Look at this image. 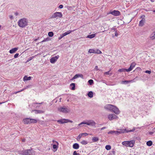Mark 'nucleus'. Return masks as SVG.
<instances>
[{
	"label": "nucleus",
	"mask_w": 155,
	"mask_h": 155,
	"mask_svg": "<svg viewBox=\"0 0 155 155\" xmlns=\"http://www.w3.org/2000/svg\"><path fill=\"white\" fill-rule=\"evenodd\" d=\"M138 77H136L134 79L132 80L127 81V80H125V81H122L121 83L122 84H127L129 82H135V80H137Z\"/></svg>",
	"instance_id": "10"
},
{
	"label": "nucleus",
	"mask_w": 155,
	"mask_h": 155,
	"mask_svg": "<svg viewBox=\"0 0 155 155\" xmlns=\"http://www.w3.org/2000/svg\"><path fill=\"white\" fill-rule=\"evenodd\" d=\"M153 134V132H149V134L150 135H152Z\"/></svg>",
	"instance_id": "55"
},
{
	"label": "nucleus",
	"mask_w": 155,
	"mask_h": 155,
	"mask_svg": "<svg viewBox=\"0 0 155 155\" xmlns=\"http://www.w3.org/2000/svg\"><path fill=\"white\" fill-rule=\"evenodd\" d=\"M81 77L82 79H83L84 77L83 76L82 74H76L71 79V80H73L75 79H76L78 78Z\"/></svg>",
	"instance_id": "17"
},
{
	"label": "nucleus",
	"mask_w": 155,
	"mask_h": 155,
	"mask_svg": "<svg viewBox=\"0 0 155 155\" xmlns=\"http://www.w3.org/2000/svg\"><path fill=\"white\" fill-rule=\"evenodd\" d=\"M144 72L146 73H148L149 74H150L151 72V71H149V70H146Z\"/></svg>",
	"instance_id": "43"
},
{
	"label": "nucleus",
	"mask_w": 155,
	"mask_h": 155,
	"mask_svg": "<svg viewBox=\"0 0 155 155\" xmlns=\"http://www.w3.org/2000/svg\"><path fill=\"white\" fill-rule=\"evenodd\" d=\"M69 120H68V119H66L65 120V121L66 122V123H67V122H69Z\"/></svg>",
	"instance_id": "59"
},
{
	"label": "nucleus",
	"mask_w": 155,
	"mask_h": 155,
	"mask_svg": "<svg viewBox=\"0 0 155 155\" xmlns=\"http://www.w3.org/2000/svg\"><path fill=\"white\" fill-rule=\"evenodd\" d=\"M105 149L107 150H109L111 149V146L109 145H107L105 146Z\"/></svg>",
	"instance_id": "34"
},
{
	"label": "nucleus",
	"mask_w": 155,
	"mask_h": 155,
	"mask_svg": "<svg viewBox=\"0 0 155 155\" xmlns=\"http://www.w3.org/2000/svg\"><path fill=\"white\" fill-rule=\"evenodd\" d=\"M63 7V5H60L59 6L60 8H62Z\"/></svg>",
	"instance_id": "49"
},
{
	"label": "nucleus",
	"mask_w": 155,
	"mask_h": 155,
	"mask_svg": "<svg viewBox=\"0 0 155 155\" xmlns=\"http://www.w3.org/2000/svg\"><path fill=\"white\" fill-rule=\"evenodd\" d=\"M31 77L29 76L28 77L27 76H25L23 78V80L24 81L29 80L31 79Z\"/></svg>",
	"instance_id": "22"
},
{
	"label": "nucleus",
	"mask_w": 155,
	"mask_h": 155,
	"mask_svg": "<svg viewBox=\"0 0 155 155\" xmlns=\"http://www.w3.org/2000/svg\"><path fill=\"white\" fill-rule=\"evenodd\" d=\"M87 95L90 98H92L93 97V94L92 91H90L88 92L87 94Z\"/></svg>",
	"instance_id": "25"
},
{
	"label": "nucleus",
	"mask_w": 155,
	"mask_h": 155,
	"mask_svg": "<svg viewBox=\"0 0 155 155\" xmlns=\"http://www.w3.org/2000/svg\"><path fill=\"white\" fill-rule=\"evenodd\" d=\"M82 135H84L85 136L88 135V134L87 133H82Z\"/></svg>",
	"instance_id": "50"
},
{
	"label": "nucleus",
	"mask_w": 155,
	"mask_h": 155,
	"mask_svg": "<svg viewBox=\"0 0 155 155\" xmlns=\"http://www.w3.org/2000/svg\"><path fill=\"white\" fill-rule=\"evenodd\" d=\"M23 121L25 124H30L32 123H36L37 122V120L36 119H30L29 118L24 119Z\"/></svg>",
	"instance_id": "5"
},
{
	"label": "nucleus",
	"mask_w": 155,
	"mask_h": 155,
	"mask_svg": "<svg viewBox=\"0 0 155 155\" xmlns=\"http://www.w3.org/2000/svg\"><path fill=\"white\" fill-rule=\"evenodd\" d=\"M112 30H114V31H116V28H112Z\"/></svg>",
	"instance_id": "60"
},
{
	"label": "nucleus",
	"mask_w": 155,
	"mask_h": 155,
	"mask_svg": "<svg viewBox=\"0 0 155 155\" xmlns=\"http://www.w3.org/2000/svg\"><path fill=\"white\" fill-rule=\"evenodd\" d=\"M69 122H70V123H73V121H72V120H69Z\"/></svg>",
	"instance_id": "64"
},
{
	"label": "nucleus",
	"mask_w": 155,
	"mask_h": 155,
	"mask_svg": "<svg viewBox=\"0 0 155 155\" xmlns=\"http://www.w3.org/2000/svg\"><path fill=\"white\" fill-rule=\"evenodd\" d=\"M66 119H62L57 121L58 122L61 124H63L65 123H66V122L65 121Z\"/></svg>",
	"instance_id": "20"
},
{
	"label": "nucleus",
	"mask_w": 155,
	"mask_h": 155,
	"mask_svg": "<svg viewBox=\"0 0 155 155\" xmlns=\"http://www.w3.org/2000/svg\"><path fill=\"white\" fill-rule=\"evenodd\" d=\"M145 15H143L141 16V18H142V20H145Z\"/></svg>",
	"instance_id": "48"
},
{
	"label": "nucleus",
	"mask_w": 155,
	"mask_h": 155,
	"mask_svg": "<svg viewBox=\"0 0 155 155\" xmlns=\"http://www.w3.org/2000/svg\"><path fill=\"white\" fill-rule=\"evenodd\" d=\"M63 16L62 13L60 12H56L53 14L50 17L51 18H56L57 17L61 18Z\"/></svg>",
	"instance_id": "6"
},
{
	"label": "nucleus",
	"mask_w": 155,
	"mask_h": 155,
	"mask_svg": "<svg viewBox=\"0 0 155 155\" xmlns=\"http://www.w3.org/2000/svg\"><path fill=\"white\" fill-rule=\"evenodd\" d=\"M48 35L50 37H52L54 35V33L52 31H50L48 33Z\"/></svg>",
	"instance_id": "33"
},
{
	"label": "nucleus",
	"mask_w": 155,
	"mask_h": 155,
	"mask_svg": "<svg viewBox=\"0 0 155 155\" xmlns=\"http://www.w3.org/2000/svg\"><path fill=\"white\" fill-rule=\"evenodd\" d=\"M21 91V90L20 91H17V92H15V94H16L17 93H19L20 92H21V91Z\"/></svg>",
	"instance_id": "56"
},
{
	"label": "nucleus",
	"mask_w": 155,
	"mask_h": 155,
	"mask_svg": "<svg viewBox=\"0 0 155 155\" xmlns=\"http://www.w3.org/2000/svg\"><path fill=\"white\" fill-rule=\"evenodd\" d=\"M34 57V56H32L31 57H30L29 58H28L27 60L26 61V63H27L31 61V60H32Z\"/></svg>",
	"instance_id": "36"
},
{
	"label": "nucleus",
	"mask_w": 155,
	"mask_h": 155,
	"mask_svg": "<svg viewBox=\"0 0 155 155\" xmlns=\"http://www.w3.org/2000/svg\"><path fill=\"white\" fill-rule=\"evenodd\" d=\"M115 134L117 135H119L121 134L120 130H118V131H115Z\"/></svg>",
	"instance_id": "41"
},
{
	"label": "nucleus",
	"mask_w": 155,
	"mask_h": 155,
	"mask_svg": "<svg viewBox=\"0 0 155 155\" xmlns=\"http://www.w3.org/2000/svg\"><path fill=\"white\" fill-rule=\"evenodd\" d=\"M106 128V127H102L101 128V130H103L104 129H105Z\"/></svg>",
	"instance_id": "58"
},
{
	"label": "nucleus",
	"mask_w": 155,
	"mask_h": 155,
	"mask_svg": "<svg viewBox=\"0 0 155 155\" xmlns=\"http://www.w3.org/2000/svg\"><path fill=\"white\" fill-rule=\"evenodd\" d=\"M147 145L148 146H150L152 144V142L151 140H149L147 142Z\"/></svg>",
	"instance_id": "30"
},
{
	"label": "nucleus",
	"mask_w": 155,
	"mask_h": 155,
	"mask_svg": "<svg viewBox=\"0 0 155 155\" xmlns=\"http://www.w3.org/2000/svg\"><path fill=\"white\" fill-rule=\"evenodd\" d=\"M150 38L152 39H154L155 38V31L153 32L150 35Z\"/></svg>",
	"instance_id": "32"
},
{
	"label": "nucleus",
	"mask_w": 155,
	"mask_h": 155,
	"mask_svg": "<svg viewBox=\"0 0 155 155\" xmlns=\"http://www.w3.org/2000/svg\"><path fill=\"white\" fill-rule=\"evenodd\" d=\"M145 21V20H141L139 22V26L140 27L143 26L144 24V23Z\"/></svg>",
	"instance_id": "21"
},
{
	"label": "nucleus",
	"mask_w": 155,
	"mask_h": 155,
	"mask_svg": "<svg viewBox=\"0 0 155 155\" xmlns=\"http://www.w3.org/2000/svg\"><path fill=\"white\" fill-rule=\"evenodd\" d=\"M115 130H112V131H109V132H108V134H115Z\"/></svg>",
	"instance_id": "38"
},
{
	"label": "nucleus",
	"mask_w": 155,
	"mask_h": 155,
	"mask_svg": "<svg viewBox=\"0 0 155 155\" xmlns=\"http://www.w3.org/2000/svg\"><path fill=\"white\" fill-rule=\"evenodd\" d=\"M39 38H36L35 39V40H34V41H37V40H38V39H39Z\"/></svg>",
	"instance_id": "61"
},
{
	"label": "nucleus",
	"mask_w": 155,
	"mask_h": 155,
	"mask_svg": "<svg viewBox=\"0 0 155 155\" xmlns=\"http://www.w3.org/2000/svg\"><path fill=\"white\" fill-rule=\"evenodd\" d=\"M141 71V68L139 67H137V68H136V69H135V70L134 71Z\"/></svg>",
	"instance_id": "44"
},
{
	"label": "nucleus",
	"mask_w": 155,
	"mask_h": 155,
	"mask_svg": "<svg viewBox=\"0 0 155 155\" xmlns=\"http://www.w3.org/2000/svg\"><path fill=\"white\" fill-rule=\"evenodd\" d=\"M58 110L60 112L64 113H67L70 111V109L68 107L63 106V107L60 106L58 107Z\"/></svg>",
	"instance_id": "3"
},
{
	"label": "nucleus",
	"mask_w": 155,
	"mask_h": 155,
	"mask_svg": "<svg viewBox=\"0 0 155 155\" xmlns=\"http://www.w3.org/2000/svg\"><path fill=\"white\" fill-rule=\"evenodd\" d=\"M19 53H16V54H15L14 55V58H17L18 57V56L19 55Z\"/></svg>",
	"instance_id": "45"
},
{
	"label": "nucleus",
	"mask_w": 155,
	"mask_h": 155,
	"mask_svg": "<svg viewBox=\"0 0 155 155\" xmlns=\"http://www.w3.org/2000/svg\"><path fill=\"white\" fill-rule=\"evenodd\" d=\"M97 68H98L97 66H96L95 67V69H96L97 70Z\"/></svg>",
	"instance_id": "62"
},
{
	"label": "nucleus",
	"mask_w": 155,
	"mask_h": 155,
	"mask_svg": "<svg viewBox=\"0 0 155 155\" xmlns=\"http://www.w3.org/2000/svg\"><path fill=\"white\" fill-rule=\"evenodd\" d=\"M127 69L125 68H121L119 69L118 70V71L120 72H124L125 71L127 72Z\"/></svg>",
	"instance_id": "28"
},
{
	"label": "nucleus",
	"mask_w": 155,
	"mask_h": 155,
	"mask_svg": "<svg viewBox=\"0 0 155 155\" xmlns=\"http://www.w3.org/2000/svg\"><path fill=\"white\" fill-rule=\"evenodd\" d=\"M18 49V48H15L11 49L9 51V53L10 54H13L15 53Z\"/></svg>",
	"instance_id": "18"
},
{
	"label": "nucleus",
	"mask_w": 155,
	"mask_h": 155,
	"mask_svg": "<svg viewBox=\"0 0 155 155\" xmlns=\"http://www.w3.org/2000/svg\"><path fill=\"white\" fill-rule=\"evenodd\" d=\"M82 135H83L82 134H80L77 137V140H78V139H80V138H81Z\"/></svg>",
	"instance_id": "40"
},
{
	"label": "nucleus",
	"mask_w": 155,
	"mask_h": 155,
	"mask_svg": "<svg viewBox=\"0 0 155 155\" xmlns=\"http://www.w3.org/2000/svg\"><path fill=\"white\" fill-rule=\"evenodd\" d=\"M81 143L84 145H86L87 143V141L85 140H83L81 142Z\"/></svg>",
	"instance_id": "37"
},
{
	"label": "nucleus",
	"mask_w": 155,
	"mask_h": 155,
	"mask_svg": "<svg viewBox=\"0 0 155 155\" xmlns=\"http://www.w3.org/2000/svg\"><path fill=\"white\" fill-rule=\"evenodd\" d=\"M56 143L57 144V145L56 144H53V148L54 149H55L56 150V151L58 149V143L57 142L55 141Z\"/></svg>",
	"instance_id": "23"
},
{
	"label": "nucleus",
	"mask_w": 155,
	"mask_h": 155,
	"mask_svg": "<svg viewBox=\"0 0 155 155\" xmlns=\"http://www.w3.org/2000/svg\"><path fill=\"white\" fill-rule=\"evenodd\" d=\"M136 65V63L135 62H133L130 65V68L127 69V72H129L132 70L133 68L135 67Z\"/></svg>",
	"instance_id": "15"
},
{
	"label": "nucleus",
	"mask_w": 155,
	"mask_h": 155,
	"mask_svg": "<svg viewBox=\"0 0 155 155\" xmlns=\"http://www.w3.org/2000/svg\"><path fill=\"white\" fill-rule=\"evenodd\" d=\"M88 52L90 53H95L96 52L95 51L94 49H90L88 51Z\"/></svg>",
	"instance_id": "31"
},
{
	"label": "nucleus",
	"mask_w": 155,
	"mask_h": 155,
	"mask_svg": "<svg viewBox=\"0 0 155 155\" xmlns=\"http://www.w3.org/2000/svg\"><path fill=\"white\" fill-rule=\"evenodd\" d=\"M83 124H85L88 125L93 126H95L96 125V123L94 120H90L87 121V122L84 121L78 124V125L82 126L81 125Z\"/></svg>",
	"instance_id": "4"
},
{
	"label": "nucleus",
	"mask_w": 155,
	"mask_h": 155,
	"mask_svg": "<svg viewBox=\"0 0 155 155\" xmlns=\"http://www.w3.org/2000/svg\"><path fill=\"white\" fill-rule=\"evenodd\" d=\"M78 153H77V152L76 151H75L73 153V155H77Z\"/></svg>",
	"instance_id": "51"
},
{
	"label": "nucleus",
	"mask_w": 155,
	"mask_h": 155,
	"mask_svg": "<svg viewBox=\"0 0 155 155\" xmlns=\"http://www.w3.org/2000/svg\"><path fill=\"white\" fill-rule=\"evenodd\" d=\"M20 154L22 155H31L32 153L31 150L29 149L25 150L24 151H22Z\"/></svg>",
	"instance_id": "7"
},
{
	"label": "nucleus",
	"mask_w": 155,
	"mask_h": 155,
	"mask_svg": "<svg viewBox=\"0 0 155 155\" xmlns=\"http://www.w3.org/2000/svg\"><path fill=\"white\" fill-rule=\"evenodd\" d=\"M12 59L9 60H8V61H9V62H11L12 61Z\"/></svg>",
	"instance_id": "63"
},
{
	"label": "nucleus",
	"mask_w": 155,
	"mask_h": 155,
	"mask_svg": "<svg viewBox=\"0 0 155 155\" xmlns=\"http://www.w3.org/2000/svg\"><path fill=\"white\" fill-rule=\"evenodd\" d=\"M99 138L97 137H92V140L93 142H96L99 140Z\"/></svg>",
	"instance_id": "27"
},
{
	"label": "nucleus",
	"mask_w": 155,
	"mask_h": 155,
	"mask_svg": "<svg viewBox=\"0 0 155 155\" xmlns=\"http://www.w3.org/2000/svg\"><path fill=\"white\" fill-rule=\"evenodd\" d=\"M88 83L90 85H91L93 84V80L92 79H90L88 81Z\"/></svg>",
	"instance_id": "35"
},
{
	"label": "nucleus",
	"mask_w": 155,
	"mask_h": 155,
	"mask_svg": "<svg viewBox=\"0 0 155 155\" xmlns=\"http://www.w3.org/2000/svg\"><path fill=\"white\" fill-rule=\"evenodd\" d=\"M110 71H107V72H105L104 73V74H110V73H109V72H110ZM111 75V73H110V75Z\"/></svg>",
	"instance_id": "47"
},
{
	"label": "nucleus",
	"mask_w": 155,
	"mask_h": 155,
	"mask_svg": "<svg viewBox=\"0 0 155 155\" xmlns=\"http://www.w3.org/2000/svg\"><path fill=\"white\" fill-rule=\"evenodd\" d=\"M9 17L11 19H13V16L12 15H9Z\"/></svg>",
	"instance_id": "52"
},
{
	"label": "nucleus",
	"mask_w": 155,
	"mask_h": 155,
	"mask_svg": "<svg viewBox=\"0 0 155 155\" xmlns=\"http://www.w3.org/2000/svg\"><path fill=\"white\" fill-rule=\"evenodd\" d=\"M112 111L116 114H118L120 113L119 109L116 106H114Z\"/></svg>",
	"instance_id": "16"
},
{
	"label": "nucleus",
	"mask_w": 155,
	"mask_h": 155,
	"mask_svg": "<svg viewBox=\"0 0 155 155\" xmlns=\"http://www.w3.org/2000/svg\"><path fill=\"white\" fill-rule=\"evenodd\" d=\"M32 111H35V114H41L43 113L44 112V111L41 110H33Z\"/></svg>",
	"instance_id": "24"
},
{
	"label": "nucleus",
	"mask_w": 155,
	"mask_h": 155,
	"mask_svg": "<svg viewBox=\"0 0 155 155\" xmlns=\"http://www.w3.org/2000/svg\"><path fill=\"white\" fill-rule=\"evenodd\" d=\"M114 105L111 104H107L105 106L104 108L112 111L113 108L114 107Z\"/></svg>",
	"instance_id": "14"
},
{
	"label": "nucleus",
	"mask_w": 155,
	"mask_h": 155,
	"mask_svg": "<svg viewBox=\"0 0 155 155\" xmlns=\"http://www.w3.org/2000/svg\"><path fill=\"white\" fill-rule=\"evenodd\" d=\"M135 130V129H133L131 130H127L126 129H118V130H120V131L121 132V133H124L125 132L128 133V132H133Z\"/></svg>",
	"instance_id": "13"
},
{
	"label": "nucleus",
	"mask_w": 155,
	"mask_h": 155,
	"mask_svg": "<svg viewBox=\"0 0 155 155\" xmlns=\"http://www.w3.org/2000/svg\"><path fill=\"white\" fill-rule=\"evenodd\" d=\"M30 87V85L27 86H26L25 88H24L23 89H22V90H21V91H24V90H25V89H27L28 88V87Z\"/></svg>",
	"instance_id": "46"
},
{
	"label": "nucleus",
	"mask_w": 155,
	"mask_h": 155,
	"mask_svg": "<svg viewBox=\"0 0 155 155\" xmlns=\"http://www.w3.org/2000/svg\"><path fill=\"white\" fill-rule=\"evenodd\" d=\"M70 86H72L71 89L72 90H74L75 89V83H72L70 84Z\"/></svg>",
	"instance_id": "26"
},
{
	"label": "nucleus",
	"mask_w": 155,
	"mask_h": 155,
	"mask_svg": "<svg viewBox=\"0 0 155 155\" xmlns=\"http://www.w3.org/2000/svg\"><path fill=\"white\" fill-rule=\"evenodd\" d=\"M18 13L16 12H15V15H16V16H17L18 15Z\"/></svg>",
	"instance_id": "57"
},
{
	"label": "nucleus",
	"mask_w": 155,
	"mask_h": 155,
	"mask_svg": "<svg viewBox=\"0 0 155 155\" xmlns=\"http://www.w3.org/2000/svg\"><path fill=\"white\" fill-rule=\"evenodd\" d=\"M43 103V102H41V103H34L35 104H42V103Z\"/></svg>",
	"instance_id": "54"
},
{
	"label": "nucleus",
	"mask_w": 155,
	"mask_h": 155,
	"mask_svg": "<svg viewBox=\"0 0 155 155\" xmlns=\"http://www.w3.org/2000/svg\"><path fill=\"white\" fill-rule=\"evenodd\" d=\"M79 147V146L78 143H75L73 144V148L75 149H78Z\"/></svg>",
	"instance_id": "19"
},
{
	"label": "nucleus",
	"mask_w": 155,
	"mask_h": 155,
	"mask_svg": "<svg viewBox=\"0 0 155 155\" xmlns=\"http://www.w3.org/2000/svg\"><path fill=\"white\" fill-rule=\"evenodd\" d=\"M118 35V33L117 32V31H115V36H117Z\"/></svg>",
	"instance_id": "53"
},
{
	"label": "nucleus",
	"mask_w": 155,
	"mask_h": 155,
	"mask_svg": "<svg viewBox=\"0 0 155 155\" xmlns=\"http://www.w3.org/2000/svg\"><path fill=\"white\" fill-rule=\"evenodd\" d=\"M59 56L58 55L55 56L54 57H52L50 60V61L51 63H54L59 58Z\"/></svg>",
	"instance_id": "11"
},
{
	"label": "nucleus",
	"mask_w": 155,
	"mask_h": 155,
	"mask_svg": "<svg viewBox=\"0 0 155 155\" xmlns=\"http://www.w3.org/2000/svg\"><path fill=\"white\" fill-rule=\"evenodd\" d=\"M75 30H74L72 31L69 30L67 32H65V33L62 34L60 35V36L58 38L59 40L61 39L62 38L65 36L66 35L70 34L72 32L74 31Z\"/></svg>",
	"instance_id": "8"
},
{
	"label": "nucleus",
	"mask_w": 155,
	"mask_h": 155,
	"mask_svg": "<svg viewBox=\"0 0 155 155\" xmlns=\"http://www.w3.org/2000/svg\"><path fill=\"white\" fill-rule=\"evenodd\" d=\"M95 36V34H92V35H88L87 36V38L91 39L94 38Z\"/></svg>",
	"instance_id": "29"
},
{
	"label": "nucleus",
	"mask_w": 155,
	"mask_h": 155,
	"mask_svg": "<svg viewBox=\"0 0 155 155\" xmlns=\"http://www.w3.org/2000/svg\"><path fill=\"white\" fill-rule=\"evenodd\" d=\"M117 118L118 117L117 116L114 114H110L108 116V118L110 120H112Z\"/></svg>",
	"instance_id": "12"
},
{
	"label": "nucleus",
	"mask_w": 155,
	"mask_h": 155,
	"mask_svg": "<svg viewBox=\"0 0 155 155\" xmlns=\"http://www.w3.org/2000/svg\"><path fill=\"white\" fill-rule=\"evenodd\" d=\"M49 40V38H47L45 39L44 40L42 41L41 42H44L47 41H48Z\"/></svg>",
	"instance_id": "39"
},
{
	"label": "nucleus",
	"mask_w": 155,
	"mask_h": 155,
	"mask_svg": "<svg viewBox=\"0 0 155 155\" xmlns=\"http://www.w3.org/2000/svg\"><path fill=\"white\" fill-rule=\"evenodd\" d=\"M19 26L21 28H24L28 25V20L26 18H23L20 19L18 21Z\"/></svg>",
	"instance_id": "1"
},
{
	"label": "nucleus",
	"mask_w": 155,
	"mask_h": 155,
	"mask_svg": "<svg viewBox=\"0 0 155 155\" xmlns=\"http://www.w3.org/2000/svg\"><path fill=\"white\" fill-rule=\"evenodd\" d=\"M109 13L115 16H118L120 15V12L118 10H114L113 11H110Z\"/></svg>",
	"instance_id": "9"
},
{
	"label": "nucleus",
	"mask_w": 155,
	"mask_h": 155,
	"mask_svg": "<svg viewBox=\"0 0 155 155\" xmlns=\"http://www.w3.org/2000/svg\"><path fill=\"white\" fill-rule=\"evenodd\" d=\"M135 143V141L134 140H132L130 141H125L123 142L122 143L123 145L127 147H134Z\"/></svg>",
	"instance_id": "2"
},
{
	"label": "nucleus",
	"mask_w": 155,
	"mask_h": 155,
	"mask_svg": "<svg viewBox=\"0 0 155 155\" xmlns=\"http://www.w3.org/2000/svg\"><path fill=\"white\" fill-rule=\"evenodd\" d=\"M95 51L96 53H98L100 54L102 53L101 51L98 49L96 51Z\"/></svg>",
	"instance_id": "42"
}]
</instances>
